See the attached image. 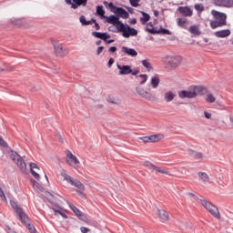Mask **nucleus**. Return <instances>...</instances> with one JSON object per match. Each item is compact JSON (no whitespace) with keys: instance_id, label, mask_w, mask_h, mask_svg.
I'll return each instance as SVG.
<instances>
[{"instance_id":"nucleus-1","label":"nucleus","mask_w":233,"mask_h":233,"mask_svg":"<svg viewBox=\"0 0 233 233\" xmlns=\"http://www.w3.org/2000/svg\"><path fill=\"white\" fill-rule=\"evenodd\" d=\"M10 205L12 208L15 210V214H17L21 223L25 225V227L29 230L30 233H37L35 230V227L34 225L30 224V218H28V215L25 213L23 210V208L17 204V202L14 200H10Z\"/></svg>"},{"instance_id":"nucleus-2","label":"nucleus","mask_w":233,"mask_h":233,"mask_svg":"<svg viewBox=\"0 0 233 233\" xmlns=\"http://www.w3.org/2000/svg\"><path fill=\"white\" fill-rule=\"evenodd\" d=\"M105 6H106V8H109L110 12H112L113 14H115L116 15H117L118 19L121 17L122 19H128V17H130V14L128 13V11H126L125 8L123 7H119L116 5H114V3L110 2H104Z\"/></svg>"},{"instance_id":"nucleus-3","label":"nucleus","mask_w":233,"mask_h":233,"mask_svg":"<svg viewBox=\"0 0 233 233\" xmlns=\"http://www.w3.org/2000/svg\"><path fill=\"white\" fill-rule=\"evenodd\" d=\"M117 33L122 34L126 39H128L129 37H136L138 34L137 29L129 26L128 24L125 23H122L121 25L118 26Z\"/></svg>"},{"instance_id":"nucleus-4","label":"nucleus","mask_w":233,"mask_h":233,"mask_svg":"<svg viewBox=\"0 0 233 233\" xmlns=\"http://www.w3.org/2000/svg\"><path fill=\"white\" fill-rule=\"evenodd\" d=\"M51 44L53 45V46L55 48L56 56H57L58 57H65V56H66L68 54V49L63 48V46L61 44H59V42H57L54 39H51Z\"/></svg>"},{"instance_id":"nucleus-5","label":"nucleus","mask_w":233,"mask_h":233,"mask_svg":"<svg viewBox=\"0 0 233 233\" xmlns=\"http://www.w3.org/2000/svg\"><path fill=\"white\" fill-rule=\"evenodd\" d=\"M181 61H183V59L179 56H167L165 63L167 65V66H170V68H177V66L181 65Z\"/></svg>"},{"instance_id":"nucleus-6","label":"nucleus","mask_w":233,"mask_h":233,"mask_svg":"<svg viewBox=\"0 0 233 233\" xmlns=\"http://www.w3.org/2000/svg\"><path fill=\"white\" fill-rule=\"evenodd\" d=\"M145 31L152 35H172V32L167 28L160 27L159 29L146 27Z\"/></svg>"},{"instance_id":"nucleus-7","label":"nucleus","mask_w":233,"mask_h":233,"mask_svg":"<svg viewBox=\"0 0 233 233\" xmlns=\"http://www.w3.org/2000/svg\"><path fill=\"white\" fill-rule=\"evenodd\" d=\"M178 97L180 99H194L197 97L196 91H194L192 86H189V91L188 90H182L178 93Z\"/></svg>"},{"instance_id":"nucleus-8","label":"nucleus","mask_w":233,"mask_h":233,"mask_svg":"<svg viewBox=\"0 0 233 233\" xmlns=\"http://www.w3.org/2000/svg\"><path fill=\"white\" fill-rule=\"evenodd\" d=\"M105 19L106 23L113 25V26H116V30H118V27L123 23L121 20H119V16H117V15H111L109 16L105 17Z\"/></svg>"},{"instance_id":"nucleus-9","label":"nucleus","mask_w":233,"mask_h":233,"mask_svg":"<svg viewBox=\"0 0 233 233\" xmlns=\"http://www.w3.org/2000/svg\"><path fill=\"white\" fill-rule=\"evenodd\" d=\"M66 157L70 167H73V168H79V159H77V157L74 156L70 150L66 151Z\"/></svg>"},{"instance_id":"nucleus-10","label":"nucleus","mask_w":233,"mask_h":233,"mask_svg":"<svg viewBox=\"0 0 233 233\" xmlns=\"http://www.w3.org/2000/svg\"><path fill=\"white\" fill-rule=\"evenodd\" d=\"M211 14L217 21L222 23V25H227V14L221 13L219 11L212 10Z\"/></svg>"},{"instance_id":"nucleus-11","label":"nucleus","mask_w":233,"mask_h":233,"mask_svg":"<svg viewBox=\"0 0 233 233\" xmlns=\"http://www.w3.org/2000/svg\"><path fill=\"white\" fill-rule=\"evenodd\" d=\"M213 5L220 8H232L233 0H213Z\"/></svg>"},{"instance_id":"nucleus-12","label":"nucleus","mask_w":233,"mask_h":233,"mask_svg":"<svg viewBox=\"0 0 233 233\" xmlns=\"http://www.w3.org/2000/svg\"><path fill=\"white\" fill-rule=\"evenodd\" d=\"M136 91L138 96H141V97H144V99H147V101H152V94L148 93V91L145 90V88L141 86H137Z\"/></svg>"},{"instance_id":"nucleus-13","label":"nucleus","mask_w":233,"mask_h":233,"mask_svg":"<svg viewBox=\"0 0 233 233\" xmlns=\"http://www.w3.org/2000/svg\"><path fill=\"white\" fill-rule=\"evenodd\" d=\"M116 68H118L119 70L118 72L119 76H128L130 75V72H132V66H128V65L121 66L117 64Z\"/></svg>"},{"instance_id":"nucleus-14","label":"nucleus","mask_w":233,"mask_h":233,"mask_svg":"<svg viewBox=\"0 0 233 233\" xmlns=\"http://www.w3.org/2000/svg\"><path fill=\"white\" fill-rule=\"evenodd\" d=\"M193 88V92L198 96H206L208 94V89L205 87V86H191Z\"/></svg>"},{"instance_id":"nucleus-15","label":"nucleus","mask_w":233,"mask_h":233,"mask_svg":"<svg viewBox=\"0 0 233 233\" xmlns=\"http://www.w3.org/2000/svg\"><path fill=\"white\" fill-rule=\"evenodd\" d=\"M178 12L184 15V17H192V9H190L188 6H179Z\"/></svg>"},{"instance_id":"nucleus-16","label":"nucleus","mask_w":233,"mask_h":233,"mask_svg":"<svg viewBox=\"0 0 233 233\" xmlns=\"http://www.w3.org/2000/svg\"><path fill=\"white\" fill-rule=\"evenodd\" d=\"M187 154L190 157H194V159H198V161H203V153L198 152L194 149H187Z\"/></svg>"},{"instance_id":"nucleus-17","label":"nucleus","mask_w":233,"mask_h":233,"mask_svg":"<svg viewBox=\"0 0 233 233\" xmlns=\"http://www.w3.org/2000/svg\"><path fill=\"white\" fill-rule=\"evenodd\" d=\"M122 52H124V54H127V56H129L130 57H137V51H136V49L134 48L122 46Z\"/></svg>"},{"instance_id":"nucleus-18","label":"nucleus","mask_w":233,"mask_h":233,"mask_svg":"<svg viewBox=\"0 0 233 233\" xmlns=\"http://www.w3.org/2000/svg\"><path fill=\"white\" fill-rule=\"evenodd\" d=\"M157 214L162 223L168 221V213H167L165 209H157Z\"/></svg>"},{"instance_id":"nucleus-19","label":"nucleus","mask_w":233,"mask_h":233,"mask_svg":"<svg viewBox=\"0 0 233 233\" xmlns=\"http://www.w3.org/2000/svg\"><path fill=\"white\" fill-rule=\"evenodd\" d=\"M86 3H88V0H73L71 8L77 10L78 6H86Z\"/></svg>"},{"instance_id":"nucleus-20","label":"nucleus","mask_w":233,"mask_h":233,"mask_svg":"<svg viewBox=\"0 0 233 233\" xmlns=\"http://www.w3.org/2000/svg\"><path fill=\"white\" fill-rule=\"evenodd\" d=\"M230 34H231L230 29H223V30L215 32L216 37H219V38L228 37Z\"/></svg>"},{"instance_id":"nucleus-21","label":"nucleus","mask_w":233,"mask_h":233,"mask_svg":"<svg viewBox=\"0 0 233 233\" xmlns=\"http://www.w3.org/2000/svg\"><path fill=\"white\" fill-rule=\"evenodd\" d=\"M140 14L142 15V17H140L141 25H147L150 21V15L145 11H140Z\"/></svg>"},{"instance_id":"nucleus-22","label":"nucleus","mask_w":233,"mask_h":233,"mask_svg":"<svg viewBox=\"0 0 233 233\" xmlns=\"http://www.w3.org/2000/svg\"><path fill=\"white\" fill-rule=\"evenodd\" d=\"M213 218H216V219H221V214H219V209L215 205L212 207V208L208 211Z\"/></svg>"},{"instance_id":"nucleus-23","label":"nucleus","mask_w":233,"mask_h":233,"mask_svg":"<svg viewBox=\"0 0 233 233\" xmlns=\"http://www.w3.org/2000/svg\"><path fill=\"white\" fill-rule=\"evenodd\" d=\"M105 14H106V12H105V8L103 7V5H96V15L100 17V19H105V17H106V15H105Z\"/></svg>"},{"instance_id":"nucleus-24","label":"nucleus","mask_w":233,"mask_h":233,"mask_svg":"<svg viewBox=\"0 0 233 233\" xmlns=\"http://www.w3.org/2000/svg\"><path fill=\"white\" fill-rule=\"evenodd\" d=\"M16 165L20 168L21 172H26V163L22 157L16 160Z\"/></svg>"},{"instance_id":"nucleus-25","label":"nucleus","mask_w":233,"mask_h":233,"mask_svg":"<svg viewBox=\"0 0 233 233\" xmlns=\"http://www.w3.org/2000/svg\"><path fill=\"white\" fill-rule=\"evenodd\" d=\"M30 183H31L33 188L39 190V192H45V187H43V186H41V184L36 182L35 179L30 178Z\"/></svg>"},{"instance_id":"nucleus-26","label":"nucleus","mask_w":233,"mask_h":233,"mask_svg":"<svg viewBox=\"0 0 233 233\" xmlns=\"http://www.w3.org/2000/svg\"><path fill=\"white\" fill-rule=\"evenodd\" d=\"M74 187H76V188H78V194H83V190H85V185H83V183H81V181L75 179L72 184Z\"/></svg>"},{"instance_id":"nucleus-27","label":"nucleus","mask_w":233,"mask_h":233,"mask_svg":"<svg viewBox=\"0 0 233 233\" xmlns=\"http://www.w3.org/2000/svg\"><path fill=\"white\" fill-rule=\"evenodd\" d=\"M188 32L192 34V35H201V30H199V26L197 25H193L188 28Z\"/></svg>"},{"instance_id":"nucleus-28","label":"nucleus","mask_w":233,"mask_h":233,"mask_svg":"<svg viewBox=\"0 0 233 233\" xmlns=\"http://www.w3.org/2000/svg\"><path fill=\"white\" fill-rule=\"evenodd\" d=\"M200 203L202 207H204V208H206V210H208V212L209 210H212V208L214 207V204L207 199H200Z\"/></svg>"},{"instance_id":"nucleus-29","label":"nucleus","mask_w":233,"mask_h":233,"mask_svg":"<svg viewBox=\"0 0 233 233\" xmlns=\"http://www.w3.org/2000/svg\"><path fill=\"white\" fill-rule=\"evenodd\" d=\"M159 83H161V79H159L158 75H156L151 78L152 88H157V86H159Z\"/></svg>"},{"instance_id":"nucleus-30","label":"nucleus","mask_w":233,"mask_h":233,"mask_svg":"<svg viewBox=\"0 0 233 233\" xmlns=\"http://www.w3.org/2000/svg\"><path fill=\"white\" fill-rule=\"evenodd\" d=\"M176 97V94L172 91H168L165 93L164 99H166L167 103H170V101H174Z\"/></svg>"},{"instance_id":"nucleus-31","label":"nucleus","mask_w":233,"mask_h":233,"mask_svg":"<svg viewBox=\"0 0 233 233\" xmlns=\"http://www.w3.org/2000/svg\"><path fill=\"white\" fill-rule=\"evenodd\" d=\"M76 218H78V219H80V221H84V223H86V225H90V219H88V218L86 217V215H85V213L80 211L76 215Z\"/></svg>"},{"instance_id":"nucleus-32","label":"nucleus","mask_w":233,"mask_h":233,"mask_svg":"<svg viewBox=\"0 0 233 233\" xmlns=\"http://www.w3.org/2000/svg\"><path fill=\"white\" fill-rule=\"evenodd\" d=\"M177 23L180 28H185L187 30V25H188L187 18H177Z\"/></svg>"},{"instance_id":"nucleus-33","label":"nucleus","mask_w":233,"mask_h":233,"mask_svg":"<svg viewBox=\"0 0 233 233\" xmlns=\"http://www.w3.org/2000/svg\"><path fill=\"white\" fill-rule=\"evenodd\" d=\"M198 176L204 183H208V181H210V177L205 172H198Z\"/></svg>"},{"instance_id":"nucleus-34","label":"nucleus","mask_w":233,"mask_h":233,"mask_svg":"<svg viewBox=\"0 0 233 233\" xmlns=\"http://www.w3.org/2000/svg\"><path fill=\"white\" fill-rule=\"evenodd\" d=\"M210 26L212 30H216V28H219L221 26H226V25L218 20H213L210 22Z\"/></svg>"},{"instance_id":"nucleus-35","label":"nucleus","mask_w":233,"mask_h":233,"mask_svg":"<svg viewBox=\"0 0 233 233\" xmlns=\"http://www.w3.org/2000/svg\"><path fill=\"white\" fill-rule=\"evenodd\" d=\"M11 159L14 161V163H16L17 160L21 159V155H19L18 152H15L14 150H11V155H10Z\"/></svg>"},{"instance_id":"nucleus-36","label":"nucleus","mask_w":233,"mask_h":233,"mask_svg":"<svg viewBox=\"0 0 233 233\" xmlns=\"http://www.w3.org/2000/svg\"><path fill=\"white\" fill-rule=\"evenodd\" d=\"M148 143H157L159 141V135L147 136Z\"/></svg>"},{"instance_id":"nucleus-37","label":"nucleus","mask_w":233,"mask_h":233,"mask_svg":"<svg viewBox=\"0 0 233 233\" xmlns=\"http://www.w3.org/2000/svg\"><path fill=\"white\" fill-rule=\"evenodd\" d=\"M144 167L146 168H148V170H156V168H157V166L152 164L151 162L149 161H145L144 162Z\"/></svg>"},{"instance_id":"nucleus-38","label":"nucleus","mask_w":233,"mask_h":233,"mask_svg":"<svg viewBox=\"0 0 233 233\" xmlns=\"http://www.w3.org/2000/svg\"><path fill=\"white\" fill-rule=\"evenodd\" d=\"M52 210L55 211V214H59L64 219H68V215H66L65 212L61 211V209L52 208Z\"/></svg>"},{"instance_id":"nucleus-39","label":"nucleus","mask_w":233,"mask_h":233,"mask_svg":"<svg viewBox=\"0 0 233 233\" xmlns=\"http://www.w3.org/2000/svg\"><path fill=\"white\" fill-rule=\"evenodd\" d=\"M67 204L69 208H71V210L74 212L76 216H77L81 212V210H79V208H77L74 204L70 202H67Z\"/></svg>"},{"instance_id":"nucleus-40","label":"nucleus","mask_w":233,"mask_h":233,"mask_svg":"<svg viewBox=\"0 0 233 233\" xmlns=\"http://www.w3.org/2000/svg\"><path fill=\"white\" fill-rule=\"evenodd\" d=\"M142 65L145 68H147V70L148 72H150L152 70V65L150 64V62H148V60L145 59V60H142Z\"/></svg>"},{"instance_id":"nucleus-41","label":"nucleus","mask_w":233,"mask_h":233,"mask_svg":"<svg viewBox=\"0 0 233 233\" xmlns=\"http://www.w3.org/2000/svg\"><path fill=\"white\" fill-rule=\"evenodd\" d=\"M195 10H197V12L201 14V12L205 11V5H203V4H196L195 5Z\"/></svg>"},{"instance_id":"nucleus-42","label":"nucleus","mask_w":233,"mask_h":233,"mask_svg":"<svg viewBox=\"0 0 233 233\" xmlns=\"http://www.w3.org/2000/svg\"><path fill=\"white\" fill-rule=\"evenodd\" d=\"M206 101L207 103H215L216 97L214 96V95L209 93L207 95Z\"/></svg>"},{"instance_id":"nucleus-43","label":"nucleus","mask_w":233,"mask_h":233,"mask_svg":"<svg viewBox=\"0 0 233 233\" xmlns=\"http://www.w3.org/2000/svg\"><path fill=\"white\" fill-rule=\"evenodd\" d=\"M92 35H93V37H96V39H103V33H101V32L93 31Z\"/></svg>"},{"instance_id":"nucleus-44","label":"nucleus","mask_w":233,"mask_h":233,"mask_svg":"<svg viewBox=\"0 0 233 233\" xmlns=\"http://www.w3.org/2000/svg\"><path fill=\"white\" fill-rule=\"evenodd\" d=\"M11 23H13V25L15 26H21L23 25V19H14L11 20Z\"/></svg>"},{"instance_id":"nucleus-45","label":"nucleus","mask_w":233,"mask_h":233,"mask_svg":"<svg viewBox=\"0 0 233 233\" xmlns=\"http://www.w3.org/2000/svg\"><path fill=\"white\" fill-rule=\"evenodd\" d=\"M138 77H141L142 81H140V85H145L146 81H147L148 79V76L147 75H139Z\"/></svg>"},{"instance_id":"nucleus-46","label":"nucleus","mask_w":233,"mask_h":233,"mask_svg":"<svg viewBox=\"0 0 233 233\" xmlns=\"http://www.w3.org/2000/svg\"><path fill=\"white\" fill-rule=\"evenodd\" d=\"M139 1L140 0H129V3L131 6H133L134 8H137V6H139Z\"/></svg>"},{"instance_id":"nucleus-47","label":"nucleus","mask_w":233,"mask_h":233,"mask_svg":"<svg viewBox=\"0 0 233 233\" xmlns=\"http://www.w3.org/2000/svg\"><path fill=\"white\" fill-rule=\"evenodd\" d=\"M30 173L35 178H36L37 181L41 179V176L37 172H35L34 169H31Z\"/></svg>"},{"instance_id":"nucleus-48","label":"nucleus","mask_w":233,"mask_h":233,"mask_svg":"<svg viewBox=\"0 0 233 233\" xmlns=\"http://www.w3.org/2000/svg\"><path fill=\"white\" fill-rule=\"evenodd\" d=\"M186 196H188L189 198H191L192 201H198V199H199L198 196L194 195V193H191V192H187Z\"/></svg>"},{"instance_id":"nucleus-49","label":"nucleus","mask_w":233,"mask_h":233,"mask_svg":"<svg viewBox=\"0 0 233 233\" xmlns=\"http://www.w3.org/2000/svg\"><path fill=\"white\" fill-rule=\"evenodd\" d=\"M156 172H158L159 174H166V175H168V171L166 170V169H161L160 167H156Z\"/></svg>"},{"instance_id":"nucleus-50","label":"nucleus","mask_w":233,"mask_h":233,"mask_svg":"<svg viewBox=\"0 0 233 233\" xmlns=\"http://www.w3.org/2000/svg\"><path fill=\"white\" fill-rule=\"evenodd\" d=\"M79 21H80L82 26H86V17L85 15H81L79 17Z\"/></svg>"},{"instance_id":"nucleus-51","label":"nucleus","mask_w":233,"mask_h":233,"mask_svg":"<svg viewBox=\"0 0 233 233\" xmlns=\"http://www.w3.org/2000/svg\"><path fill=\"white\" fill-rule=\"evenodd\" d=\"M107 39H110V35H108V33H103L102 34V41H104L105 43H106Z\"/></svg>"},{"instance_id":"nucleus-52","label":"nucleus","mask_w":233,"mask_h":233,"mask_svg":"<svg viewBox=\"0 0 233 233\" xmlns=\"http://www.w3.org/2000/svg\"><path fill=\"white\" fill-rule=\"evenodd\" d=\"M0 145L1 147H4V148H8V143H6L5 139H3V137H0Z\"/></svg>"},{"instance_id":"nucleus-53","label":"nucleus","mask_w":233,"mask_h":233,"mask_svg":"<svg viewBox=\"0 0 233 233\" xmlns=\"http://www.w3.org/2000/svg\"><path fill=\"white\" fill-rule=\"evenodd\" d=\"M139 72V67H135L134 69L131 68V72L129 74H131V76H137Z\"/></svg>"},{"instance_id":"nucleus-54","label":"nucleus","mask_w":233,"mask_h":233,"mask_svg":"<svg viewBox=\"0 0 233 233\" xmlns=\"http://www.w3.org/2000/svg\"><path fill=\"white\" fill-rule=\"evenodd\" d=\"M93 28H95L96 30H101V26L99 25V23H97V20H95V22H93Z\"/></svg>"},{"instance_id":"nucleus-55","label":"nucleus","mask_w":233,"mask_h":233,"mask_svg":"<svg viewBox=\"0 0 233 233\" xmlns=\"http://www.w3.org/2000/svg\"><path fill=\"white\" fill-rule=\"evenodd\" d=\"M74 177H70L69 175H67L66 178H65V181H66L67 183H70V185H72V183H74Z\"/></svg>"},{"instance_id":"nucleus-56","label":"nucleus","mask_w":233,"mask_h":233,"mask_svg":"<svg viewBox=\"0 0 233 233\" xmlns=\"http://www.w3.org/2000/svg\"><path fill=\"white\" fill-rule=\"evenodd\" d=\"M115 62H116V60H114L113 57L109 58V60L107 62V67L112 68V65H114Z\"/></svg>"},{"instance_id":"nucleus-57","label":"nucleus","mask_w":233,"mask_h":233,"mask_svg":"<svg viewBox=\"0 0 233 233\" xmlns=\"http://www.w3.org/2000/svg\"><path fill=\"white\" fill-rule=\"evenodd\" d=\"M108 52H110L111 54H116V52H117V47L116 46H113L109 47Z\"/></svg>"},{"instance_id":"nucleus-58","label":"nucleus","mask_w":233,"mask_h":233,"mask_svg":"<svg viewBox=\"0 0 233 233\" xmlns=\"http://www.w3.org/2000/svg\"><path fill=\"white\" fill-rule=\"evenodd\" d=\"M103 50H105V46H98L96 50V56H101V52H103Z\"/></svg>"},{"instance_id":"nucleus-59","label":"nucleus","mask_w":233,"mask_h":233,"mask_svg":"<svg viewBox=\"0 0 233 233\" xmlns=\"http://www.w3.org/2000/svg\"><path fill=\"white\" fill-rule=\"evenodd\" d=\"M29 167H30V171L34 170V168L39 169V166H37V164L35 163H30Z\"/></svg>"},{"instance_id":"nucleus-60","label":"nucleus","mask_w":233,"mask_h":233,"mask_svg":"<svg viewBox=\"0 0 233 233\" xmlns=\"http://www.w3.org/2000/svg\"><path fill=\"white\" fill-rule=\"evenodd\" d=\"M96 23V18H91V20H86V26H88L90 25H94Z\"/></svg>"},{"instance_id":"nucleus-61","label":"nucleus","mask_w":233,"mask_h":233,"mask_svg":"<svg viewBox=\"0 0 233 233\" xmlns=\"http://www.w3.org/2000/svg\"><path fill=\"white\" fill-rule=\"evenodd\" d=\"M80 231H81L82 233H88V232H90V228H86V227H81V228H80Z\"/></svg>"},{"instance_id":"nucleus-62","label":"nucleus","mask_w":233,"mask_h":233,"mask_svg":"<svg viewBox=\"0 0 233 233\" xmlns=\"http://www.w3.org/2000/svg\"><path fill=\"white\" fill-rule=\"evenodd\" d=\"M138 139H140V141H143V143H148V136L139 137Z\"/></svg>"},{"instance_id":"nucleus-63","label":"nucleus","mask_w":233,"mask_h":233,"mask_svg":"<svg viewBox=\"0 0 233 233\" xmlns=\"http://www.w3.org/2000/svg\"><path fill=\"white\" fill-rule=\"evenodd\" d=\"M56 137L57 139L60 141V143H64L63 137L61 136V134L56 133Z\"/></svg>"},{"instance_id":"nucleus-64","label":"nucleus","mask_w":233,"mask_h":233,"mask_svg":"<svg viewBox=\"0 0 233 233\" xmlns=\"http://www.w3.org/2000/svg\"><path fill=\"white\" fill-rule=\"evenodd\" d=\"M7 233H17L14 228H10V226H6Z\"/></svg>"}]
</instances>
